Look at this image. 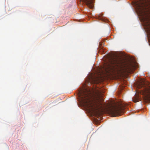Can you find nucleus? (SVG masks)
I'll return each instance as SVG.
<instances>
[{
	"instance_id": "1a4fd4ad",
	"label": "nucleus",
	"mask_w": 150,
	"mask_h": 150,
	"mask_svg": "<svg viewBox=\"0 0 150 150\" xmlns=\"http://www.w3.org/2000/svg\"><path fill=\"white\" fill-rule=\"evenodd\" d=\"M100 18V19L101 20L102 19L101 18Z\"/></svg>"
},
{
	"instance_id": "6e6552de",
	"label": "nucleus",
	"mask_w": 150,
	"mask_h": 150,
	"mask_svg": "<svg viewBox=\"0 0 150 150\" xmlns=\"http://www.w3.org/2000/svg\"><path fill=\"white\" fill-rule=\"evenodd\" d=\"M99 45V47L100 48H102V47H101V46H102V43L100 42Z\"/></svg>"
},
{
	"instance_id": "423d86ee",
	"label": "nucleus",
	"mask_w": 150,
	"mask_h": 150,
	"mask_svg": "<svg viewBox=\"0 0 150 150\" xmlns=\"http://www.w3.org/2000/svg\"><path fill=\"white\" fill-rule=\"evenodd\" d=\"M80 1L85 3L90 8H93V6L92 0H80Z\"/></svg>"
},
{
	"instance_id": "39448f33",
	"label": "nucleus",
	"mask_w": 150,
	"mask_h": 150,
	"mask_svg": "<svg viewBox=\"0 0 150 150\" xmlns=\"http://www.w3.org/2000/svg\"><path fill=\"white\" fill-rule=\"evenodd\" d=\"M139 8L144 9V7L150 8V0H146L145 2H142V5H139Z\"/></svg>"
},
{
	"instance_id": "7ed1b4c3",
	"label": "nucleus",
	"mask_w": 150,
	"mask_h": 150,
	"mask_svg": "<svg viewBox=\"0 0 150 150\" xmlns=\"http://www.w3.org/2000/svg\"><path fill=\"white\" fill-rule=\"evenodd\" d=\"M124 107L122 103H114L110 106L109 112L112 117L118 116L123 113Z\"/></svg>"
},
{
	"instance_id": "f257e3e1",
	"label": "nucleus",
	"mask_w": 150,
	"mask_h": 150,
	"mask_svg": "<svg viewBox=\"0 0 150 150\" xmlns=\"http://www.w3.org/2000/svg\"><path fill=\"white\" fill-rule=\"evenodd\" d=\"M134 67L133 63L131 62H123L120 59L116 58L105 62L102 68L107 73L117 71L128 74L132 71Z\"/></svg>"
},
{
	"instance_id": "f03ea898",
	"label": "nucleus",
	"mask_w": 150,
	"mask_h": 150,
	"mask_svg": "<svg viewBox=\"0 0 150 150\" xmlns=\"http://www.w3.org/2000/svg\"><path fill=\"white\" fill-rule=\"evenodd\" d=\"M102 93L100 91H96L92 101L90 100L88 93L81 97L82 101L88 109L96 115H100L103 110V105L104 99Z\"/></svg>"
},
{
	"instance_id": "0eeeda50",
	"label": "nucleus",
	"mask_w": 150,
	"mask_h": 150,
	"mask_svg": "<svg viewBox=\"0 0 150 150\" xmlns=\"http://www.w3.org/2000/svg\"><path fill=\"white\" fill-rule=\"evenodd\" d=\"M140 100V98L139 96H135L133 99V101L135 102H137L139 101Z\"/></svg>"
},
{
	"instance_id": "20e7f679",
	"label": "nucleus",
	"mask_w": 150,
	"mask_h": 150,
	"mask_svg": "<svg viewBox=\"0 0 150 150\" xmlns=\"http://www.w3.org/2000/svg\"><path fill=\"white\" fill-rule=\"evenodd\" d=\"M137 86L139 89L142 88L139 91L140 93L143 95L145 99L146 100L150 99V86H146L141 83Z\"/></svg>"
}]
</instances>
